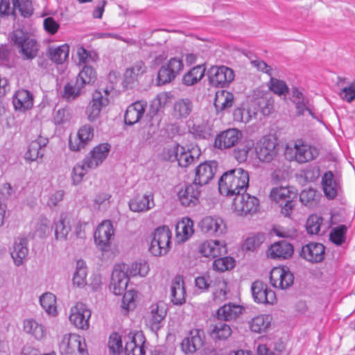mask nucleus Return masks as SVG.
Segmentation results:
<instances>
[{
    "label": "nucleus",
    "mask_w": 355,
    "mask_h": 355,
    "mask_svg": "<svg viewBox=\"0 0 355 355\" xmlns=\"http://www.w3.org/2000/svg\"><path fill=\"white\" fill-rule=\"evenodd\" d=\"M248 172L241 168L223 173L218 182L219 192L223 196H232L245 192L249 185Z\"/></svg>",
    "instance_id": "nucleus-1"
},
{
    "label": "nucleus",
    "mask_w": 355,
    "mask_h": 355,
    "mask_svg": "<svg viewBox=\"0 0 355 355\" xmlns=\"http://www.w3.org/2000/svg\"><path fill=\"white\" fill-rule=\"evenodd\" d=\"M284 153L290 161L305 164L315 159L319 155L320 149L311 143L297 139L293 144L286 145Z\"/></svg>",
    "instance_id": "nucleus-2"
},
{
    "label": "nucleus",
    "mask_w": 355,
    "mask_h": 355,
    "mask_svg": "<svg viewBox=\"0 0 355 355\" xmlns=\"http://www.w3.org/2000/svg\"><path fill=\"white\" fill-rule=\"evenodd\" d=\"M10 41L23 59L32 60L37 56L39 44L33 37L23 30L13 31L10 35Z\"/></svg>",
    "instance_id": "nucleus-3"
},
{
    "label": "nucleus",
    "mask_w": 355,
    "mask_h": 355,
    "mask_svg": "<svg viewBox=\"0 0 355 355\" xmlns=\"http://www.w3.org/2000/svg\"><path fill=\"white\" fill-rule=\"evenodd\" d=\"M172 232L166 225L157 227L151 234L150 252L155 257L167 254L172 245Z\"/></svg>",
    "instance_id": "nucleus-4"
},
{
    "label": "nucleus",
    "mask_w": 355,
    "mask_h": 355,
    "mask_svg": "<svg viewBox=\"0 0 355 355\" xmlns=\"http://www.w3.org/2000/svg\"><path fill=\"white\" fill-rule=\"evenodd\" d=\"M59 352L60 355H88L85 338L77 334L63 335L59 343Z\"/></svg>",
    "instance_id": "nucleus-5"
},
{
    "label": "nucleus",
    "mask_w": 355,
    "mask_h": 355,
    "mask_svg": "<svg viewBox=\"0 0 355 355\" xmlns=\"http://www.w3.org/2000/svg\"><path fill=\"white\" fill-rule=\"evenodd\" d=\"M91 316L92 311L89 306L78 302L70 308L68 318L70 324L76 329L87 331L90 327Z\"/></svg>",
    "instance_id": "nucleus-6"
},
{
    "label": "nucleus",
    "mask_w": 355,
    "mask_h": 355,
    "mask_svg": "<svg viewBox=\"0 0 355 355\" xmlns=\"http://www.w3.org/2000/svg\"><path fill=\"white\" fill-rule=\"evenodd\" d=\"M183 60L180 58H171L159 69L156 79L157 85H164L173 81L183 70Z\"/></svg>",
    "instance_id": "nucleus-7"
},
{
    "label": "nucleus",
    "mask_w": 355,
    "mask_h": 355,
    "mask_svg": "<svg viewBox=\"0 0 355 355\" xmlns=\"http://www.w3.org/2000/svg\"><path fill=\"white\" fill-rule=\"evenodd\" d=\"M259 207V200L254 196L248 193H240L235 196L232 209L239 216L253 214L257 211Z\"/></svg>",
    "instance_id": "nucleus-8"
},
{
    "label": "nucleus",
    "mask_w": 355,
    "mask_h": 355,
    "mask_svg": "<svg viewBox=\"0 0 355 355\" xmlns=\"http://www.w3.org/2000/svg\"><path fill=\"white\" fill-rule=\"evenodd\" d=\"M114 237V229L110 220L102 221L96 227L94 234V242L101 251H107Z\"/></svg>",
    "instance_id": "nucleus-9"
},
{
    "label": "nucleus",
    "mask_w": 355,
    "mask_h": 355,
    "mask_svg": "<svg viewBox=\"0 0 355 355\" xmlns=\"http://www.w3.org/2000/svg\"><path fill=\"white\" fill-rule=\"evenodd\" d=\"M123 341L125 343L124 351L126 355H145L146 339L141 331H125Z\"/></svg>",
    "instance_id": "nucleus-10"
},
{
    "label": "nucleus",
    "mask_w": 355,
    "mask_h": 355,
    "mask_svg": "<svg viewBox=\"0 0 355 355\" xmlns=\"http://www.w3.org/2000/svg\"><path fill=\"white\" fill-rule=\"evenodd\" d=\"M103 92L105 95L101 91L96 90L93 93L92 100L86 108L87 119L91 122L98 119L102 110L109 104L107 96L110 92L108 89H105Z\"/></svg>",
    "instance_id": "nucleus-11"
},
{
    "label": "nucleus",
    "mask_w": 355,
    "mask_h": 355,
    "mask_svg": "<svg viewBox=\"0 0 355 355\" xmlns=\"http://www.w3.org/2000/svg\"><path fill=\"white\" fill-rule=\"evenodd\" d=\"M243 136V132L239 129L228 128L216 136L214 146L220 150L230 149L241 141Z\"/></svg>",
    "instance_id": "nucleus-12"
},
{
    "label": "nucleus",
    "mask_w": 355,
    "mask_h": 355,
    "mask_svg": "<svg viewBox=\"0 0 355 355\" xmlns=\"http://www.w3.org/2000/svg\"><path fill=\"white\" fill-rule=\"evenodd\" d=\"M210 83L218 87H227L234 79V71L226 66H212L208 71Z\"/></svg>",
    "instance_id": "nucleus-13"
},
{
    "label": "nucleus",
    "mask_w": 355,
    "mask_h": 355,
    "mask_svg": "<svg viewBox=\"0 0 355 355\" xmlns=\"http://www.w3.org/2000/svg\"><path fill=\"white\" fill-rule=\"evenodd\" d=\"M251 292L254 301L257 304L272 305L277 302L275 291L263 282H253L251 286Z\"/></svg>",
    "instance_id": "nucleus-14"
},
{
    "label": "nucleus",
    "mask_w": 355,
    "mask_h": 355,
    "mask_svg": "<svg viewBox=\"0 0 355 355\" xmlns=\"http://www.w3.org/2000/svg\"><path fill=\"white\" fill-rule=\"evenodd\" d=\"M201 191L194 182L181 187L177 191V198L181 205L193 207L199 203Z\"/></svg>",
    "instance_id": "nucleus-15"
},
{
    "label": "nucleus",
    "mask_w": 355,
    "mask_h": 355,
    "mask_svg": "<svg viewBox=\"0 0 355 355\" xmlns=\"http://www.w3.org/2000/svg\"><path fill=\"white\" fill-rule=\"evenodd\" d=\"M127 268L125 263L116 264L114 268L110 288L116 295H121L127 288L129 282Z\"/></svg>",
    "instance_id": "nucleus-16"
},
{
    "label": "nucleus",
    "mask_w": 355,
    "mask_h": 355,
    "mask_svg": "<svg viewBox=\"0 0 355 355\" xmlns=\"http://www.w3.org/2000/svg\"><path fill=\"white\" fill-rule=\"evenodd\" d=\"M293 274L287 267H275L270 271V283L274 288L286 290L293 285Z\"/></svg>",
    "instance_id": "nucleus-17"
},
{
    "label": "nucleus",
    "mask_w": 355,
    "mask_h": 355,
    "mask_svg": "<svg viewBox=\"0 0 355 355\" xmlns=\"http://www.w3.org/2000/svg\"><path fill=\"white\" fill-rule=\"evenodd\" d=\"M94 128L89 124L81 126L76 135L70 136L69 147L72 151H79L85 148L94 137Z\"/></svg>",
    "instance_id": "nucleus-18"
},
{
    "label": "nucleus",
    "mask_w": 355,
    "mask_h": 355,
    "mask_svg": "<svg viewBox=\"0 0 355 355\" xmlns=\"http://www.w3.org/2000/svg\"><path fill=\"white\" fill-rule=\"evenodd\" d=\"M202 232L211 236H220L227 232V225L225 220L217 216H207L204 217L199 223Z\"/></svg>",
    "instance_id": "nucleus-19"
},
{
    "label": "nucleus",
    "mask_w": 355,
    "mask_h": 355,
    "mask_svg": "<svg viewBox=\"0 0 355 355\" xmlns=\"http://www.w3.org/2000/svg\"><path fill=\"white\" fill-rule=\"evenodd\" d=\"M205 331L201 329H191L181 343V349L185 354H193L200 349L205 342Z\"/></svg>",
    "instance_id": "nucleus-20"
},
{
    "label": "nucleus",
    "mask_w": 355,
    "mask_h": 355,
    "mask_svg": "<svg viewBox=\"0 0 355 355\" xmlns=\"http://www.w3.org/2000/svg\"><path fill=\"white\" fill-rule=\"evenodd\" d=\"M322 187L325 196L330 200L336 198L342 193L340 178L331 171L324 173L322 178Z\"/></svg>",
    "instance_id": "nucleus-21"
},
{
    "label": "nucleus",
    "mask_w": 355,
    "mask_h": 355,
    "mask_svg": "<svg viewBox=\"0 0 355 355\" xmlns=\"http://www.w3.org/2000/svg\"><path fill=\"white\" fill-rule=\"evenodd\" d=\"M277 144L269 137L261 138L255 146V151L260 161L269 162L277 155Z\"/></svg>",
    "instance_id": "nucleus-22"
},
{
    "label": "nucleus",
    "mask_w": 355,
    "mask_h": 355,
    "mask_svg": "<svg viewBox=\"0 0 355 355\" xmlns=\"http://www.w3.org/2000/svg\"><path fill=\"white\" fill-rule=\"evenodd\" d=\"M166 315V309L164 303L159 302L150 305L145 317L146 323L153 331H157Z\"/></svg>",
    "instance_id": "nucleus-23"
},
{
    "label": "nucleus",
    "mask_w": 355,
    "mask_h": 355,
    "mask_svg": "<svg viewBox=\"0 0 355 355\" xmlns=\"http://www.w3.org/2000/svg\"><path fill=\"white\" fill-rule=\"evenodd\" d=\"M211 299L215 304H220L227 299L230 286L227 280L223 276H216L211 280Z\"/></svg>",
    "instance_id": "nucleus-24"
},
{
    "label": "nucleus",
    "mask_w": 355,
    "mask_h": 355,
    "mask_svg": "<svg viewBox=\"0 0 355 355\" xmlns=\"http://www.w3.org/2000/svg\"><path fill=\"white\" fill-rule=\"evenodd\" d=\"M227 251L225 241L209 239L202 242L199 246L200 253L205 257L216 258Z\"/></svg>",
    "instance_id": "nucleus-25"
},
{
    "label": "nucleus",
    "mask_w": 355,
    "mask_h": 355,
    "mask_svg": "<svg viewBox=\"0 0 355 355\" xmlns=\"http://www.w3.org/2000/svg\"><path fill=\"white\" fill-rule=\"evenodd\" d=\"M217 170L216 162H205L196 168V175L193 182L198 187L205 185L213 179Z\"/></svg>",
    "instance_id": "nucleus-26"
},
{
    "label": "nucleus",
    "mask_w": 355,
    "mask_h": 355,
    "mask_svg": "<svg viewBox=\"0 0 355 355\" xmlns=\"http://www.w3.org/2000/svg\"><path fill=\"white\" fill-rule=\"evenodd\" d=\"M154 195L152 192H146L142 195H137L128 203L130 209L133 212H146L155 207Z\"/></svg>",
    "instance_id": "nucleus-27"
},
{
    "label": "nucleus",
    "mask_w": 355,
    "mask_h": 355,
    "mask_svg": "<svg viewBox=\"0 0 355 355\" xmlns=\"http://www.w3.org/2000/svg\"><path fill=\"white\" fill-rule=\"evenodd\" d=\"M293 252L292 244L285 241H281L270 245L266 251V255L272 259H287L291 257Z\"/></svg>",
    "instance_id": "nucleus-28"
},
{
    "label": "nucleus",
    "mask_w": 355,
    "mask_h": 355,
    "mask_svg": "<svg viewBox=\"0 0 355 355\" xmlns=\"http://www.w3.org/2000/svg\"><path fill=\"white\" fill-rule=\"evenodd\" d=\"M110 145L107 143L100 144L90 152L89 156L85 158L87 167L95 168L101 165L107 158L110 150Z\"/></svg>",
    "instance_id": "nucleus-29"
},
{
    "label": "nucleus",
    "mask_w": 355,
    "mask_h": 355,
    "mask_svg": "<svg viewBox=\"0 0 355 355\" xmlns=\"http://www.w3.org/2000/svg\"><path fill=\"white\" fill-rule=\"evenodd\" d=\"M325 248L319 243H309L302 248L300 255L311 263H319L324 259Z\"/></svg>",
    "instance_id": "nucleus-30"
},
{
    "label": "nucleus",
    "mask_w": 355,
    "mask_h": 355,
    "mask_svg": "<svg viewBox=\"0 0 355 355\" xmlns=\"http://www.w3.org/2000/svg\"><path fill=\"white\" fill-rule=\"evenodd\" d=\"M146 107L147 103L144 101H137L130 105L124 116L125 124L132 125L139 122L144 116Z\"/></svg>",
    "instance_id": "nucleus-31"
},
{
    "label": "nucleus",
    "mask_w": 355,
    "mask_h": 355,
    "mask_svg": "<svg viewBox=\"0 0 355 355\" xmlns=\"http://www.w3.org/2000/svg\"><path fill=\"white\" fill-rule=\"evenodd\" d=\"M251 331L256 334H265L268 332L272 327V316L270 314H259L254 316L248 322Z\"/></svg>",
    "instance_id": "nucleus-32"
},
{
    "label": "nucleus",
    "mask_w": 355,
    "mask_h": 355,
    "mask_svg": "<svg viewBox=\"0 0 355 355\" xmlns=\"http://www.w3.org/2000/svg\"><path fill=\"white\" fill-rule=\"evenodd\" d=\"M194 234L193 221L188 217L182 218L175 226V241L178 243L187 241Z\"/></svg>",
    "instance_id": "nucleus-33"
},
{
    "label": "nucleus",
    "mask_w": 355,
    "mask_h": 355,
    "mask_svg": "<svg viewBox=\"0 0 355 355\" xmlns=\"http://www.w3.org/2000/svg\"><path fill=\"white\" fill-rule=\"evenodd\" d=\"M171 302L173 304L181 305L186 301V288L184 278L182 275H176L171 285Z\"/></svg>",
    "instance_id": "nucleus-34"
},
{
    "label": "nucleus",
    "mask_w": 355,
    "mask_h": 355,
    "mask_svg": "<svg viewBox=\"0 0 355 355\" xmlns=\"http://www.w3.org/2000/svg\"><path fill=\"white\" fill-rule=\"evenodd\" d=\"M23 331L37 340H42L46 336V328L34 318H26L23 321Z\"/></svg>",
    "instance_id": "nucleus-35"
},
{
    "label": "nucleus",
    "mask_w": 355,
    "mask_h": 355,
    "mask_svg": "<svg viewBox=\"0 0 355 355\" xmlns=\"http://www.w3.org/2000/svg\"><path fill=\"white\" fill-rule=\"evenodd\" d=\"M47 143V139L42 137H39L35 140L32 141L24 154L25 159L28 162H34L38 158H42Z\"/></svg>",
    "instance_id": "nucleus-36"
},
{
    "label": "nucleus",
    "mask_w": 355,
    "mask_h": 355,
    "mask_svg": "<svg viewBox=\"0 0 355 355\" xmlns=\"http://www.w3.org/2000/svg\"><path fill=\"white\" fill-rule=\"evenodd\" d=\"M72 218L67 213H61L58 220L54 221L55 237L56 240H67L71 227Z\"/></svg>",
    "instance_id": "nucleus-37"
},
{
    "label": "nucleus",
    "mask_w": 355,
    "mask_h": 355,
    "mask_svg": "<svg viewBox=\"0 0 355 355\" xmlns=\"http://www.w3.org/2000/svg\"><path fill=\"white\" fill-rule=\"evenodd\" d=\"M27 239L23 237H18L15 239L12 248L10 250V254L16 266L23 264L28 253L27 247Z\"/></svg>",
    "instance_id": "nucleus-38"
},
{
    "label": "nucleus",
    "mask_w": 355,
    "mask_h": 355,
    "mask_svg": "<svg viewBox=\"0 0 355 355\" xmlns=\"http://www.w3.org/2000/svg\"><path fill=\"white\" fill-rule=\"evenodd\" d=\"M257 113V109L254 103H244L234 110L233 118L236 122L248 123L256 116Z\"/></svg>",
    "instance_id": "nucleus-39"
},
{
    "label": "nucleus",
    "mask_w": 355,
    "mask_h": 355,
    "mask_svg": "<svg viewBox=\"0 0 355 355\" xmlns=\"http://www.w3.org/2000/svg\"><path fill=\"white\" fill-rule=\"evenodd\" d=\"M297 193L289 187H273L269 195L270 199L275 203L282 206V205L288 201L291 198H295Z\"/></svg>",
    "instance_id": "nucleus-40"
},
{
    "label": "nucleus",
    "mask_w": 355,
    "mask_h": 355,
    "mask_svg": "<svg viewBox=\"0 0 355 355\" xmlns=\"http://www.w3.org/2000/svg\"><path fill=\"white\" fill-rule=\"evenodd\" d=\"M243 307L234 303H228L220 307L217 315L224 321L236 320L243 312Z\"/></svg>",
    "instance_id": "nucleus-41"
},
{
    "label": "nucleus",
    "mask_w": 355,
    "mask_h": 355,
    "mask_svg": "<svg viewBox=\"0 0 355 355\" xmlns=\"http://www.w3.org/2000/svg\"><path fill=\"white\" fill-rule=\"evenodd\" d=\"M12 103L15 110L19 111L29 110L33 105V96L28 90H18L13 97Z\"/></svg>",
    "instance_id": "nucleus-42"
},
{
    "label": "nucleus",
    "mask_w": 355,
    "mask_h": 355,
    "mask_svg": "<svg viewBox=\"0 0 355 355\" xmlns=\"http://www.w3.org/2000/svg\"><path fill=\"white\" fill-rule=\"evenodd\" d=\"M193 103L189 98L177 100L173 105V115L179 119H187L192 112Z\"/></svg>",
    "instance_id": "nucleus-43"
},
{
    "label": "nucleus",
    "mask_w": 355,
    "mask_h": 355,
    "mask_svg": "<svg viewBox=\"0 0 355 355\" xmlns=\"http://www.w3.org/2000/svg\"><path fill=\"white\" fill-rule=\"evenodd\" d=\"M146 71L145 64L142 61L137 62L132 67L125 70L123 83L125 87H130L137 80L139 76Z\"/></svg>",
    "instance_id": "nucleus-44"
},
{
    "label": "nucleus",
    "mask_w": 355,
    "mask_h": 355,
    "mask_svg": "<svg viewBox=\"0 0 355 355\" xmlns=\"http://www.w3.org/2000/svg\"><path fill=\"white\" fill-rule=\"evenodd\" d=\"M306 230L310 234H318L320 232H325L329 225L324 222V219L318 214L311 215L306 221Z\"/></svg>",
    "instance_id": "nucleus-45"
},
{
    "label": "nucleus",
    "mask_w": 355,
    "mask_h": 355,
    "mask_svg": "<svg viewBox=\"0 0 355 355\" xmlns=\"http://www.w3.org/2000/svg\"><path fill=\"white\" fill-rule=\"evenodd\" d=\"M232 334L231 327L223 321L216 322L211 326V337L216 340H227Z\"/></svg>",
    "instance_id": "nucleus-46"
},
{
    "label": "nucleus",
    "mask_w": 355,
    "mask_h": 355,
    "mask_svg": "<svg viewBox=\"0 0 355 355\" xmlns=\"http://www.w3.org/2000/svg\"><path fill=\"white\" fill-rule=\"evenodd\" d=\"M205 68L199 64L187 71L182 77V83L186 86H192L198 83L205 76Z\"/></svg>",
    "instance_id": "nucleus-47"
},
{
    "label": "nucleus",
    "mask_w": 355,
    "mask_h": 355,
    "mask_svg": "<svg viewBox=\"0 0 355 355\" xmlns=\"http://www.w3.org/2000/svg\"><path fill=\"white\" fill-rule=\"evenodd\" d=\"M234 102V94L227 91L217 92L214 105L218 111H224L231 107Z\"/></svg>",
    "instance_id": "nucleus-48"
},
{
    "label": "nucleus",
    "mask_w": 355,
    "mask_h": 355,
    "mask_svg": "<svg viewBox=\"0 0 355 355\" xmlns=\"http://www.w3.org/2000/svg\"><path fill=\"white\" fill-rule=\"evenodd\" d=\"M199 155V149L193 148L192 150H186L184 146H182L177 161L180 166L187 167L191 164Z\"/></svg>",
    "instance_id": "nucleus-49"
},
{
    "label": "nucleus",
    "mask_w": 355,
    "mask_h": 355,
    "mask_svg": "<svg viewBox=\"0 0 355 355\" xmlns=\"http://www.w3.org/2000/svg\"><path fill=\"white\" fill-rule=\"evenodd\" d=\"M40 302L46 313L52 316L58 314L56 297L51 293H45L40 297Z\"/></svg>",
    "instance_id": "nucleus-50"
},
{
    "label": "nucleus",
    "mask_w": 355,
    "mask_h": 355,
    "mask_svg": "<svg viewBox=\"0 0 355 355\" xmlns=\"http://www.w3.org/2000/svg\"><path fill=\"white\" fill-rule=\"evenodd\" d=\"M266 240V235L263 233L250 234L242 245L244 251L253 252L258 249Z\"/></svg>",
    "instance_id": "nucleus-51"
},
{
    "label": "nucleus",
    "mask_w": 355,
    "mask_h": 355,
    "mask_svg": "<svg viewBox=\"0 0 355 355\" xmlns=\"http://www.w3.org/2000/svg\"><path fill=\"white\" fill-rule=\"evenodd\" d=\"M87 270L85 262L83 260L77 261L76 270L72 279L73 284L78 287L84 286L87 283Z\"/></svg>",
    "instance_id": "nucleus-52"
},
{
    "label": "nucleus",
    "mask_w": 355,
    "mask_h": 355,
    "mask_svg": "<svg viewBox=\"0 0 355 355\" xmlns=\"http://www.w3.org/2000/svg\"><path fill=\"white\" fill-rule=\"evenodd\" d=\"M69 53V46L67 44L51 47L49 49V55L51 60L56 63H62L67 60Z\"/></svg>",
    "instance_id": "nucleus-53"
},
{
    "label": "nucleus",
    "mask_w": 355,
    "mask_h": 355,
    "mask_svg": "<svg viewBox=\"0 0 355 355\" xmlns=\"http://www.w3.org/2000/svg\"><path fill=\"white\" fill-rule=\"evenodd\" d=\"M96 80V72L92 67L85 65L79 72L76 78L80 87H85L87 85L93 84Z\"/></svg>",
    "instance_id": "nucleus-54"
},
{
    "label": "nucleus",
    "mask_w": 355,
    "mask_h": 355,
    "mask_svg": "<svg viewBox=\"0 0 355 355\" xmlns=\"http://www.w3.org/2000/svg\"><path fill=\"white\" fill-rule=\"evenodd\" d=\"M127 275L128 277L132 276H141L145 277L149 272V266L148 263L144 260L137 261L130 265L126 264Z\"/></svg>",
    "instance_id": "nucleus-55"
},
{
    "label": "nucleus",
    "mask_w": 355,
    "mask_h": 355,
    "mask_svg": "<svg viewBox=\"0 0 355 355\" xmlns=\"http://www.w3.org/2000/svg\"><path fill=\"white\" fill-rule=\"evenodd\" d=\"M83 88L77 80L70 81L64 85L62 96L67 102L73 101L80 95Z\"/></svg>",
    "instance_id": "nucleus-56"
},
{
    "label": "nucleus",
    "mask_w": 355,
    "mask_h": 355,
    "mask_svg": "<svg viewBox=\"0 0 355 355\" xmlns=\"http://www.w3.org/2000/svg\"><path fill=\"white\" fill-rule=\"evenodd\" d=\"M123 335L116 332L110 334L108 340V348L113 354H119L123 350Z\"/></svg>",
    "instance_id": "nucleus-57"
},
{
    "label": "nucleus",
    "mask_w": 355,
    "mask_h": 355,
    "mask_svg": "<svg viewBox=\"0 0 355 355\" xmlns=\"http://www.w3.org/2000/svg\"><path fill=\"white\" fill-rule=\"evenodd\" d=\"M236 261L231 257L216 259L213 262V269L218 272H225L234 268Z\"/></svg>",
    "instance_id": "nucleus-58"
},
{
    "label": "nucleus",
    "mask_w": 355,
    "mask_h": 355,
    "mask_svg": "<svg viewBox=\"0 0 355 355\" xmlns=\"http://www.w3.org/2000/svg\"><path fill=\"white\" fill-rule=\"evenodd\" d=\"M172 95L170 92H161L153 100L150 107L155 113L165 107L171 101Z\"/></svg>",
    "instance_id": "nucleus-59"
},
{
    "label": "nucleus",
    "mask_w": 355,
    "mask_h": 355,
    "mask_svg": "<svg viewBox=\"0 0 355 355\" xmlns=\"http://www.w3.org/2000/svg\"><path fill=\"white\" fill-rule=\"evenodd\" d=\"M77 55L79 60V64L95 63L98 58L95 51H87L83 46H79L78 48Z\"/></svg>",
    "instance_id": "nucleus-60"
},
{
    "label": "nucleus",
    "mask_w": 355,
    "mask_h": 355,
    "mask_svg": "<svg viewBox=\"0 0 355 355\" xmlns=\"http://www.w3.org/2000/svg\"><path fill=\"white\" fill-rule=\"evenodd\" d=\"M91 169L87 167L85 163V159L83 160L82 164H77L73 168L71 173V180L74 185H77L80 183L84 176L87 173L88 170Z\"/></svg>",
    "instance_id": "nucleus-61"
},
{
    "label": "nucleus",
    "mask_w": 355,
    "mask_h": 355,
    "mask_svg": "<svg viewBox=\"0 0 355 355\" xmlns=\"http://www.w3.org/2000/svg\"><path fill=\"white\" fill-rule=\"evenodd\" d=\"M182 146L173 143L168 144L162 150V157L167 161H177Z\"/></svg>",
    "instance_id": "nucleus-62"
},
{
    "label": "nucleus",
    "mask_w": 355,
    "mask_h": 355,
    "mask_svg": "<svg viewBox=\"0 0 355 355\" xmlns=\"http://www.w3.org/2000/svg\"><path fill=\"white\" fill-rule=\"evenodd\" d=\"M12 4L15 10H17L25 17L33 14V8L31 0H12Z\"/></svg>",
    "instance_id": "nucleus-63"
},
{
    "label": "nucleus",
    "mask_w": 355,
    "mask_h": 355,
    "mask_svg": "<svg viewBox=\"0 0 355 355\" xmlns=\"http://www.w3.org/2000/svg\"><path fill=\"white\" fill-rule=\"evenodd\" d=\"M270 90L279 96L286 95L288 92V87L286 83L282 80L270 76V80L268 83Z\"/></svg>",
    "instance_id": "nucleus-64"
}]
</instances>
